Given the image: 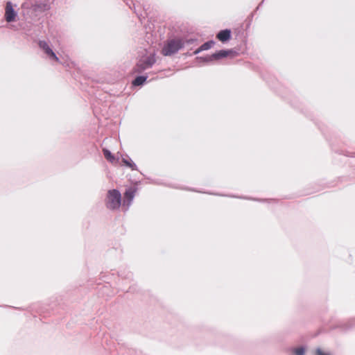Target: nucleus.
Segmentation results:
<instances>
[{
	"label": "nucleus",
	"mask_w": 355,
	"mask_h": 355,
	"mask_svg": "<svg viewBox=\"0 0 355 355\" xmlns=\"http://www.w3.org/2000/svg\"><path fill=\"white\" fill-rule=\"evenodd\" d=\"M184 46V41L182 38H173L167 40L162 49V54L164 56H171L177 53Z\"/></svg>",
	"instance_id": "1"
},
{
	"label": "nucleus",
	"mask_w": 355,
	"mask_h": 355,
	"mask_svg": "<svg viewBox=\"0 0 355 355\" xmlns=\"http://www.w3.org/2000/svg\"><path fill=\"white\" fill-rule=\"evenodd\" d=\"M106 207L110 210H116L121 205V194L117 189L107 191L105 200Z\"/></svg>",
	"instance_id": "2"
},
{
	"label": "nucleus",
	"mask_w": 355,
	"mask_h": 355,
	"mask_svg": "<svg viewBox=\"0 0 355 355\" xmlns=\"http://www.w3.org/2000/svg\"><path fill=\"white\" fill-rule=\"evenodd\" d=\"M39 47L44 51V53L46 55V56L49 58L51 60H55L58 62H60L62 64L64 67L71 68L72 66L74 65V63L71 61H65V62H61L59 59V58L56 55V54L54 53L51 47L50 46L49 44L45 41V40H40L38 42Z\"/></svg>",
	"instance_id": "3"
},
{
	"label": "nucleus",
	"mask_w": 355,
	"mask_h": 355,
	"mask_svg": "<svg viewBox=\"0 0 355 355\" xmlns=\"http://www.w3.org/2000/svg\"><path fill=\"white\" fill-rule=\"evenodd\" d=\"M156 62L155 55L150 54L149 56L140 59L135 67V71L141 73L146 69L151 68Z\"/></svg>",
	"instance_id": "4"
},
{
	"label": "nucleus",
	"mask_w": 355,
	"mask_h": 355,
	"mask_svg": "<svg viewBox=\"0 0 355 355\" xmlns=\"http://www.w3.org/2000/svg\"><path fill=\"white\" fill-rule=\"evenodd\" d=\"M136 191L137 190L135 188L130 187L126 189L125 192L124 193L122 206L123 208H125V211H126L130 207L135 196Z\"/></svg>",
	"instance_id": "5"
},
{
	"label": "nucleus",
	"mask_w": 355,
	"mask_h": 355,
	"mask_svg": "<svg viewBox=\"0 0 355 355\" xmlns=\"http://www.w3.org/2000/svg\"><path fill=\"white\" fill-rule=\"evenodd\" d=\"M17 17V12L15 10L12 3L10 1H8L5 8V20L8 23H11L16 21Z\"/></svg>",
	"instance_id": "6"
},
{
	"label": "nucleus",
	"mask_w": 355,
	"mask_h": 355,
	"mask_svg": "<svg viewBox=\"0 0 355 355\" xmlns=\"http://www.w3.org/2000/svg\"><path fill=\"white\" fill-rule=\"evenodd\" d=\"M231 37V31L229 29L220 31L216 35V37L222 42H227Z\"/></svg>",
	"instance_id": "7"
},
{
	"label": "nucleus",
	"mask_w": 355,
	"mask_h": 355,
	"mask_svg": "<svg viewBox=\"0 0 355 355\" xmlns=\"http://www.w3.org/2000/svg\"><path fill=\"white\" fill-rule=\"evenodd\" d=\"M232 50H220L215 53L211 55V58H214V60H220L225 58L232 53Z\"/></svg>",
	"instance_id": "8"
},
{
	"label": "nucleus",
	"mask_w": 355,
	"mask_h": 355,
	"mask_svg": "<svg viewBox=\"0 0 355 355\" xmlns=\"http://www.w3.org/2000/svg\"><path fill=\"white\" fill-rule=\"evenodd\" d=\"M147 80V76H137L133 81L132 85L134 86H140L142 85Z\"/></svg>",
	"instance_id": "9"
},
{
	"label": "nucleus",
	"mask_w": 355,
	"mask_h": 355,
	"mask_svg": "<svg viewBox=\"0 0 355 355\" xmlns=\"http://www.w3.org/2000/svg\"><path fill=\"white\" fill-rule=\"evenodd\" d=\"M122 162L124 163L125 166L130 168L132 171H137V165L132 161L131 159H126L123 157Z\"/></svg>",
	"instance_id": "10"
},
{
	"label": "nucleus",
	"mask_w": 355,
	"mask_h": 355,
	"mask_svg": "<svg viewBox=\"0 0 355 355\" xmlns=\"http://www.w3.org/2000/svg\"><path fill=\"white\" fill-rule=\"evenodd\" d=\"M103 153L105 156V157L107 159V161L110 162L111 163H113L115 160L114 156L112 154V153L106 149H103Z\"/></svg>",
	"instance_id": "11"
},
{
	"label": "nucleus",
	"mask_w": 355,
	"mask_h": 355,
	"mask_svg": "<svg viewBox=\"0 0 355 355\" xmlns=\"http://www.w3.org/2000/svg\"><path fill=\"white\" fill-rule=\"evenodd\" d=\"M214 42L213 40H209L208 42H205L200 46V51H206L210 49L214 45Z\"/></svg>",
	"instance_id": "12"
},
{
	"label": "nucleus",
	"mask_w": 355,
	"mask_h": 355,
	"mask_svg": "<svg viewBox=\"0 0 355 355\" xmlns=\"http://www.w3.org/2000/svg\"><path fill=\"white\" fill-rule=\"evenodd\" d=\"M196 61L198 62H209L214 61V58H211L210 55H207L205 57H197Z\"/></svg>",
	"instance_id": "13"
},
{
	"label": "nucleus",
	"mask_w": 355,
	"mask_h": 355,
	"mask_svg": "<svg viewBox=\"0 0 355 355\" xmlns=\"http://www.w3.org/2000/svg\"><path fill=\"white\" fill-rule=\"evenodd\" d=\"M293 352L295 355H304L305 354V349L303 347L294 348L293 349Z\"/></svg>",
	"instance_id": "14"
},
{
	"label": "nucleus",
	"mask_w": 355,
	"mask_h": 355,
	"mask_svg": "<svg viewBox=\"0 0 355 355\" xmlns=\"http://www.w3.org/2000/svg\"><path fill=\"white\" fill-rule=\"evenodd\" d=\"M184 41V45H185V44H191L194 43L195 42H196L197 40L196 39H189V40H186Z\"/></svg>",
	"instance_id": "15"
},
{
	"label": "nucleus",
	"mask_w": 355,
	"mask_h": 355,
	"mask_svg": "<svg viewBox=\"0 0 355 355\" xmlns=\"http://www.w3.org/2000/svg\"><path fill=\"white\" fill-rule=\"evenodd\" d=\"M315 354L316 355H329L328 354L324 353L320 348H317L315 350Z\"/></svg>",
	"instance_id": "16"
},
{
	"label": "nucleus",
	"mask_w": 355,
	"mask_h": 355,
	"mask_svg": "<svg viewBox=\"0 0 355 355\" xmlns=\"http://www.w3.org/2000/svg\"><path fill=\"white\" fill-rule=\"evenodd\" d=\"M202 51H200V47L198 49H197L194 52H193V54L194 55H197L198 53H200V52H202Z\"/></svg>",
	"instance_id": "17"
}]
</instances>
